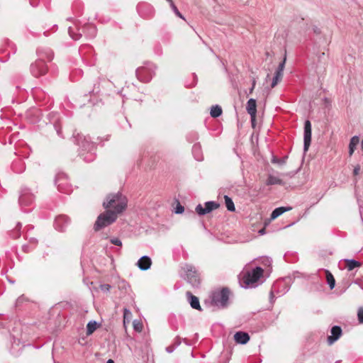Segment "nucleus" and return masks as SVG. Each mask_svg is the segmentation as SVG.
I'll use <instances>...</instances> for the list:
<instances>
[{
    "label": "nucleus",
    "mask_w": 363,
    "mask_h": 363,
    "mask_svg": "<svg viewBox=\"0 0 363 363\" xmlns=\"http://www.w3.org/2000/svg\"><path fill=\"white\" fill-rule=\"evenodd\" d=\"M30 229H32V227H29V228H28V230H30Z\"/></svg>",
    "instance_id": "obj_59"
},
{
    "label": "nucleus",
    "mask_w": 363,
    "mask_h": 363,
    "mask_svg": "<svg viewBox=\"0 0 363 363\" xmlns=\"http://www.w3.org/2000/svg\"><path fill=\"white\" fill-rule=\"evenodd\" d=\"M156 66L151 62H146L135 70L137 78L142 82L147 83L150 82L155 74Z\"/></svg>",
    "instance_id": "obj_8"
},
{
    "label": "nucleus",
    "mask_w": 363,
    "mask_h": 363,
    "mask_svg": "<svg viewBox=\"0 0 363 363\" xmlns=\"http://www.w3.org/2000/svg\"><path fill=\"white\" fill-rule=\"evenodd\" d=\"M38 240L35 238H29V243L33 245V248L38 244Z\"/></svg>",
    "instance_id": "obj_48"
},
{
    "label": "nucleus",
    "mask_w": 363,
    "mask_h": 363,
    "mask_svg": "<svg viewBox=\"0 0 363 363\" xmlns=\"http://www.w3.org/2000/svg\"><path fill=\"white\" fill-rule=\"evenodd\" d=\"M138 13L143 18H149L153 16L154 11L152 7L147 4H140L137 6Z\"/></svg>",
    "instance_id": "obj_14"
},
{
    "label": "nucleus",
    "mask_w": 363,
    "mask_h": 363,
    "mask_svg": "<svg viewBox=\"0 0 363 363\" xmlns=\"http://www.w3.org/2000/svg\"><path fill=\"white\" fill-rule=\"evenodd\" d=\"M106 363H114V361H113V359H109L106 362Z\"/></svg>",
    "instance_id": "obj_53"
},
{
    "label": "nucleus",
    "mask_w": 363,
    "mask_h": 363,
    "mask_svg": "<svg viewBox=\"0 0 363 363\" xmlns=\"http://www.w3.org/2000/svg\"><path fill=\"white\" fill-rule=\"evenodd\" d=\"M183 272L182 277L186 280L193 287L197 288L200 286V274L196 268L191 264H184L182 267Z\"/></svg>",
    "instance_id": "obj_6"
},
{
    "label": "nucleus",
    "mask_w": 363,
    "mask_h": 363,
    "mask_svg": "<svg viewBox=\"0 0 363 363\" xmlns=\"http://www.w3.org/2000/svg\"><path fill=\"white\" fill-rule=\"evenodd\" d=\"M286 60V57L285 55L282 62L279 63V65L275 72V74H274L275 75L279 76L281 77H283V72H284V69L285 67Z\"/></svg>",
    "instance_id": "obj_34"
},
{
    "label": "nucleus",
    "mask_w": 363,
    "mask_h": 363,
    "mask_svg": "<svg viewBox=\"0 0 363 363\" xmlns=\"http://www.w3.org/2000/svg\"><path fill=\"white\" fill-rule=\"evenodd\" d=\"M68 33L69 36L74 40H79L82 35H84L86 38L92 39L96 35L97 29L95 25L86 23L82 28L69 26L68 28Z\"/></svg>",
    "instance_id": "obj_4"
},
{
    "label": "nucleus",
    "mask_w": 363,
    "mask_h": 363,
    "mask_svg": "<svg viewBox=\"0 0 363 363\" xmlns=\"http://www.w3.org/2000/svg\"><path fill=\"white\" fill-rule=\"evenodd\" d=\"M55 183L59 191L67 194L72 191L71 186L68 183L67 175L65 173H58L56 175Z\"/></svg>",
    "instance_id": "obj_10"
},
{
    "label": "nucleus",
    "mask_w": 363,
    "mask_h": 363,
    "mask_svg": "<svg viewBox=\"0 0 363 363\" xmlns=\"http://www.w3.org/2000/svg\"><path fill=\"white\" fill-rule=\"evenodd\" d=\"M342 328L338 325H335L331 328V335L328 337V342L329 345L333 344L337 341L342 335Z\"/></svg>",
    "instance_id": "obj_17"
},
{
    "label": "nucleus",
    "mask_w": 363,
    "mask_h": 363,
    "mask_svg": "<svg viewBox=\"0 0 363 363\" xmlns=\"http://www.w3.org/2000/svg\"><path fill=\"white\" fill-rule=\"evenodd\" d=\"M291 209H292V208L291 206H287V207L281 206V207L276 208L271 213V216H270L271 219L274 220V219L278 218L279 216H280L281 215H282L284 213L289 211Z\"/></svg>",
    "instance_id": "obj_23"
},
{
    "label": "nucleus",
    "mask_w": 363,
    "mask_h": 363,
    "mask_svg": "<svg viewBox=\"0 0 363 363\" xmlns=\"http://www.w3.org/2000/svg\"><path fill=\"white\" fill-rule=\"evenodd\" d=\"M359 143V138L357 135L352 137L349 143V155L352 156Z\"/></svg>",
    "instance_id": "obj_24"
},
{
    "label": "nucleus",
    "mask_w": 363,
    "mask_h": 363,
    "mask_svg": "<svg viewBox=\"0 0 363 363\" xmlns=\"http://www.w3.org/2000/svg\"><path fill=\"white\" fill-rule=\"evenodd\" d=\"M12 169L16 173H21L24 171V164L21 161L18 160L12 164Z\"/></svg>",
    "instance_id": "obj_27"
},
{
    "label": "nucleus",
    "mask_w": 363,
    "mask_h": 363,
    "mask_svg": "<svg viewBox=\"0 0 363 363\" xmlns=\"http://www.w3.org/2000/svg\"><path fill=\"white\" fill-rule=\"evenodd\" d=\"M99 287L101 290L105 293L109 292L111 288V285L108 284H101Z\"/></svg>",
    "instance_id": "obj_41"
},
{
    "label": "nucleus",
    "mask_w": 363,
    "mask_h": 363,
    "mask_svg": "<svg viewBox=\"0 0 363 363\" xmlns=\"http://www.w3.org/2000/svg\"><path fill=\"white\" fill-rule=\"evenodd\" d=\"M55 130H56V132H57V134L58 135V136L62 138V131H61V128L58 126V125L55 124L54 125Z\"/></svg>",
    "instance_id": "obj_50"
},
{
    "label": "nucleus",
    "mask_w": 363,
    "mask_h": 363,
    "mask_svg": "<svg viewBox=\"0 0 363 363\" xmlns=\"http://www.w3.org/2000/svg\"><path fill=\"white\" fill-rule=\"evenodd\" d=\"M169 3V5L171 4V2H173L172 0H167Z\"/></svg>",
    "instance_id": "obj_58"
},
{
    "label": "nucleus",
    "mask_w": 363,
    "mask_h": 363,
    "mask_svg": "<svg viewBox=\"0 0 363 363\" xmlns=\"http://www.w3.org/2000/svg\"><path fill=\"white\" fill-rule=\"evenodd\" d=\"M118 288L120 290H124L125 291H127L128 289L130 288V285L127 281H125L123 279L119 280L118 282Z\"/></svg>",
    "instance_id": "obj_36"
},
{
    "label": "nucleus",
    "mask_w": 363,
    "mask_h": 363,
    "mask_svg": "<svg viewBox=\"0 0 363 363\" xmlns=\"http://www.w3.org/2000/svg\"><path fill=\"white\" fill-rule=\"evenodd\" d=\"M287 158V156H285L282 158H277V157L273 156L272 159V162L274 164H279L281 165L286 163Z\"/></svg>",
    "instance_id": "obj_38"
},
{
    "label": "nucleus",
    "mask_w": 363,
    "mask_h": 363,
    "mask_svg": "<svg viewBox=\"0 0 363 363\" xmlns=\"http://www.w3.org/2000/svg\"><path fill=\"white\" fill-rule=\"evenodd\" d=\"M186 295L191 307L194 309L201 311L202 308L200 306L199 298L196 296L193 295L190 291H187Z\"/></svg>",
    "instance_id": "obj_19"
},
{
    "label": "nucleus",
    "mask_w": 363,
    "mask_h": 363,
    "mask_svg": "<svg viewBox=\"0 0 363 363\" xmlns=\"http://www.w3.org/2000/svg\"><path fill=\"white\" fill-rule=\"evenodd\" d=\"M21 223L18 222L16 226V228L11 232L10 235L13 239H17L21 236Z\"/></svg>",
    "instance_id": "obj_32"
},
{
    "label": "nucleus",
    "mask_w": 363,
    "mask_h": 363,
    "mask_svg": "<svg viewBox=\"0 0 363 363\" xmlns=\"http://www.w3.org/2000/svg\"><path fill=\"white\" fill-rule=\"evenodd\" d=\"M195 211L197 213V214L199 216H204V215L207 214L205 207H203V206L201 204H198L196 206Z\"/></svg>",
    "instance_id": "obj_39"
},
{
    "label": "nucleus",
    "mask_w": 363,
    "mask_h": 363,
    "mask_svg": "<svg viewBox=\"0 0 363 363\" xmlns=\"http://www.w3.org/2000/svg\"><path fill=\"white\" fill-rule=\"evenodd\" d=\"M181 342H182L181 338L179 336H177L174 338L172 345L174 346H175V347L177 348L179 345H180Z\"/></svg>",
    "instance_id": "obj_47"
},
{
    "label": "nucleus",
    "mask_w": 363,
    "mask_h": 363,
    "mask_svg": "<svg viewBox=\"0 0 363 363\" xmlns=\"http://www.w3.org/2000/svg\"><path fill=\"white\" fill-rule=\"evenodd\" d=\"M131 315V312L129 309L125 308L123 310V317H124V323L125 322V319Z\"/></svg>",
    "instance_id": "obj_46"
},
{
    "label": "nucleus",
    "mask_w": 363,
    "mask_h": 363,
    "mask_svg": "<svg viewBox=\"0 0 363 363\" xmlns=\"http://www.w3.org/2000/svg\"><path fill=\"white\" fill-rule=\"evenodd\" d=\"M152 264V260L148 256H143L139 259V260L137 262L138 267L143 270L145 271L150 268Z\"/></svg>",
    "instance_id": "obj_18"
},
{
    "label": "nucleus",
    "mask_w": 363,
    "mask_h": 363,
    "mask_svg": "<svg viewBox=\"0 0 363 363\" xmlns=\"http://www.w3.org/2000/svg\"><path fill=\"white\" fill-rule=\"evenodd\" d=\"M360 171V166L357 164L356 167H354L353 169V174L354 175H358Z\"/></svg>",
    "instance_id": "obj_51"
},
{
    "label": "nucleus",
    "mask_w": 363,
    "mask_h": 363,
    "mask_svg": "<svg viewBox=\"0 0 363 363\" xmlns=\"http://www.w3.org/2000/svg\"><path fill=\"white\" fill-rule=\"evenodd\" d=\"M99 326L96 320H90L86 325V335H91Z\"/></svg>",
    "instance_id": "obj_26"
},
{
    "label": "nucleus",
    "mask_w": 363,
    "mask_h": 363,
    "mask_svg": "<svg viewBox=\"0 0 363 363\" xmlns=\"http://www.w3.org/2000/svg\"><path fill=\"white\" fill-rule=\"evenodd\" d=\"M204 206L207 213L219 207V204L216 201H207L204 203Z\"/></svg>",
    "instance_id": "obj_28"
},
{
    "label": "nucleus",
    "mask_w": 363,
    "mask_h": 363,
    "mask_svg": "<svg viewBox=\"0 0 363 363\" xmlns=\"http://www.w3.org/2000/svg\"><path fill=\"white\" fill-rule=\"evenodd\" d=\"M127 203L126 197L118 192L108 196L106 200L104 201L103 206L107 210H112L118 216V214L122 213L125 209Z\"/></svg>",
    "instance_id": "obj_2"
},
{
    "label": "nucleus",
    "mask_w": 363,
    "mask_h": 363,
    "mask_svg": "<svg viewBox=\"0 0 363 363\" xmlns=\"http://www.w3.org/2000/svg\"><path fill=\"white\" fill-rule=\"evenodd\" d=\"M76 142L79 147V156L86 162H93L96 159L95 143L91 142L89 136L77 133L74 135Z\"/></svg>",
    "instance_id": "obj_1"
},
{
    "label": "nucleus",
    "mask_w": 363,
    "mask_h": 363,
    "mask_svg": "<svg viewBox=\"0 0 363 363\" xmlns=\"http://www.w3.org/2000/svg\"><path fill=\"white\" fill-rule=\"evenodd\" d=\"M324 55H325V53H324V52H323V53L319 56V57H320V58H321V57H323Z\"/></svg>",
    "instance_id": "obj_56"
},
{
    "label": "nucleus",
    "mask_w": 363,
    "mask_h": 363,
    "mask_svg": "<svg viewBox=\"0 0 363 363\" xmlns=\"http://www.w3.org/2000/svg\"><path fill=\"white\" fill-rule=\"evenodd\" d=\"M263 272L264 270L260 267H256L250 271L242 272L239 277L240 286L245 289L256 287Z\"/></svg>",
    "instance_id": "obj_3"
},
{
    "label": "nucleus",
    "mask_w": 363,
    "mask_h": 363,
    "mask_svg": "<svg viewBox=\"0 0 363 363\" xmlns=\"http://www.w3.org/2000/svg\"><path fill=\"white\" fill-rule=\"evenodd\" d=\"M30 229H32V227H29V228H28V230H30Z\"/></svg>",
    "instance_id": "obj_60"
},
{
    "label": "nucleus",
    "mask_w": 363,
    "mask_h": 363,
    "mask_svg": "<svg viewBox=\"0 0 363 363\" xmlns=\"http://www.w3.org/2000/svg\"><path fill=\"white\" fill-rule=\"evenodd\" d=\"M184 211V208L183 206H182L180 204V203L178 202L176 208H175V210H174V212L175 213L177 214H180V213H182Z\"/></svg>",
    "instance_id": "obj_43"
},
{
    "label": "nucleus",
    "mask_w": 363,
    "mask_h": 363,
    "mask_svg": "<svg viewBox=\"0 0 363 363\" xmlns=\"http://www.w3.org/2000/svg\"><path fill=\"white\" fill-rule=\"evenodd\" d=\"M264 229H262V230H260L259 231V233L260 234H263V233H264Z\"/></svg>",
    "instance_id": "obj_55"
},
{
    "label": "nucleus",
    "mask_w": 363,
    "mask_h": 363,
    "mask_svg": "<svg viewBox=\"0 0 363 363\" xmlns=\"http://www.w3.org/2000/svg\"><path fill=\"white\" fill-rule=\"evenodd\" d=\"M225 199V203L227 209L229 211L233 212L235 211L234 203L231 198H230L228 196L225 195L224 196Z\"/></svg>",
    "instance_id": "obj_30"
},
{
    "label": "nucleus",
    "mask_w": 363,
    "mask_h": 363,
    "mask_svg": "<svg viewBox=\"0 0 363 363\" xmlns=\"http://www.w3.org/2000/svg\"><path fill=\"white\" fill-rule=\"evenodd\" d=\"M37 54L39 59H42L45 61L46 59L48 61H51L54 57V53L52 50L49 48H40L37 50Z\"/></svg>",
    "instance_id": "obj_15"
},
{
    "label": "nucleus",
    "mask_w": 363,
    "mask_h": 363,
    "mask_svg": "<svg viewBox=\"0 0 363 363\" xmlns=\"http://www.w3.org/2000/svg\"><path fill=\"white\" fill-rule=\"evenodd\" d=\"M266 184L267 186L274 184L284 185V182H283L282 179H279V177L270 174L268 176V178L266 181Z\"/></svg>",
    "instance_id": "obj_25"
},
{
    "label": "nucleus",
    "mask_w": 363,
    "mask_h": 363,
    "mask_svg": "<svg viewBox=\"0 0 363 363\" xmlns=\"http://www.w3.org/2000/svg\"><path fill=\"white\" fill-rule=\"evenodd\" d=\"M281 78L282 77L274 74V77H273L272 82L271 84L272 87H274L278 84V82L281 79Z\"/></svg>",
    "instance_id": "obj_45"
},
{
    "label": "nucleus",
    "mask_w": 363,
    "mask_h": 363,
    "mask_svg": "<svg viewBox=\"0 0 363 363\" xmlns=\"http://www.w3.org/2000/svg\"><path fill=\"white\" fill-rule=\"evenodd\" d=\"M345 262L347 263V268L350 271L354 269L355 267H360L361 265L359 262L356 261L355 259H346Z\"/></svg>",
    "instance_id": "obj_33"
},
{
    "label": "nucleus",
    "mask_w": 363,
    "mask_h": 363,
    "mask_svg": "<svg viewBox=\"0 0 363 363\" xmlns=\"http://www.w3.org/2000/svg\"><path fill=\"white\" fill-rule=\"evenodd\" d=\"M192 154L197 161H202L203 159L201 145L200 143H195L192 147Z\"/></svg>",
    "instance_id": "obj_22"
},
{
    "label": "nucleus",
    "mask_w": 363,
    "mask_h": 363,
    "mask_svg": "<svg viewBox=\"0 0 363 363\" xmlns=\"http://www.w3.org/2000/svg\"><path fill=\"white\" fill-rule=\"evenodd\" d=\"M48 66L42 59L37 60L30 66L31 74L36 78L45 75L48 72Z\"/></svg>",
    "instance_id": "obj_9"
},
{
    "label": "nucleus",
    "mask_w": 363,
    "mask_h": 363,
    "mask_svg": "<svg viewBox=\"0 0 363 363\" xmlns=\"http://www.w3.org/2000/svg\"><path fill=\"white\" fill-rule=\"evenodd\" d=\"M116 213L112 210H106L105 212L101 213L94 223V229L95 231H99L114 223L117 219Z\"/></svg>",
    "instance_id": "obj_7"
},
{
    "label": "nucleus",
    "mask_w": 363,
    "mask_h": 363,
    "mask_svg": "<svg viewBox=\"0 0 363 363\" xmlns=\"http://www.w3.org/2000/svg\"><path fill=\"white\" fill-rule=\"evenodd\" d=\"M170 7L172 9V10L173 11V12L174 13V14L183 19V20H186L185 18L184 17V16L181 13V12L178 10L177 7L175 6V4H174V2H171V4H170Z\"/></svg>",
    "instance_id": "obj_37"
},
{
    "label": "nucleus",
    "mask_w": 363,
    "mask_h": 363,
    "mask_svg": "<svg viewBox=\"0 0 363 363\" xmlns=\"http://www.w3.org/2000/svg\"><path fill=\"white\" fill-rule=\"evenodd\" d=\"M255 82H253V83H252V89H251L250 92H252V90H253V89L255 88Z\"/></svg>",
    "instance_id": "obj_54"
},
{
    "label": "nucleus",
    "mask_w": 363,
    "mask_h": 363,
    "mask_svg": "<svg viewBox=\"0 0 363 363\" xmlns=\"http://www.w3.org/2000/svg\"><path fill=\"white\" fill-rule=\"evenodd\" d=\"M69 223L70 219L67 216L60 215L55 219L54 227L57 230L64 232Z\"/></svg>",
    "instance_id": "obj_13"
},
{
    "label": "nucleus",
    "mask_w": 363,
    "mask_h": 363,
    "mask_svg": "<svg viewBox=\"0 0 363 363\" xmlns=\"http://www.w3.org/2000/svg\"><path fill=\"white\" fill-rule=\"evenodd\" d=\"M176 349L175 346H174L172 344L168 347H166V351L168 352V353H172L174 351V350Z\"/></svg>",
    "instance_id": "obj_49"
},
{
    "label": "nucleus",
    "mask_w": 363,
    "mask_h": 363,
    "mask_svg": "<svg viewBox=\"0 0 363 363\" xmlns=\"http://www.w3.org/2000/svg\"><path fill=\"white\" fill-rule=\"evenodd\" d=\"M35 200L34 194L28 188H23L19 196V204L21 207L30 206Z\"/></svg>",
    "instance_id": "obj_11"
},
{
    "label": "nucleus",
    "mask_w": 363,
    "mask_h": 363,
    "mask_svg": "<svg viewBox=\"0 0 363 363\" xmlns=\"http://www.w3.org/2000/svg\"><path fill=\"white\" fill-rule=\"evenodd\" d=\"M283 287V290L281 291L282 294L286 293L289 290V286L286 285V282L285 280H281L277 281L275 284L273 285L272 289L270 292V301L272 302L274 298V291H275L276 287Z\"/></svg>",
    "instance_id": "obj_21"
},
{
    "label": "nucleus",
    "mask_w": 363,
    "mask_h": 363,
    "mask_svg": "<svg viewBox=\"0 0 363 363\" xmlns=\"http://www.w3.org/2000/svg\"><path fill=\"white\" fill-rule=\"evenodd\" d=\"M314 32H315V33H319V30H318V29H317V28H315V29H314Z\"/></svg>",
    "instance_id": "obj_57"
},
{
    "label": "nucleus",
    "mask_w": 363,
    "mask_h": 363,
    "mask_svg": "<svg viewBox=\"0 0 363 363\" xmlns=\"http://www.w3.org/2000/svg\"><path fill=\"white\" fill-rule=\"evenodd\" d=\"M327 283L329 285L330 289H334L335 286V280L333 274L328 271L325 270Z\"/></svg>",
    "instance_id": "obj_31"
},
{
    "label": "nucleus",
    "mask_w": 363,
    "mask_h": 363,
    "mask_svg": "<svg viewBox=\"0 0 363 363\" xmlns=\"http://www.w3.org/2000/svg\"><path fill=\"white\" fill-rule=\"evenodd\" d=\"M133 328L134 329L138 331V332H140L143 329V325L139 321H137V320H134L133 322Z\"/></svg>",
    "instance_id": "obj_40"
},
{
    "label": "nucleus",
    "mask_w": 363,
    "mask_h": 363,
    "mask_svg": "<svg viewBox=\"0 0 363 363\" xmlns=\"http://www.w3.org/2000/svg\"><path fill=\"white\" fill-rule=\"evenodd\" d=\"M32 249L33 247L30 249L28 245H23L22 246V250L25 252H29Z\"/></svg>",
    "instance_id": "obj_52"
},
{
    "label": "nucleus",
    "mask_w": 363,
    "mask_h": 363,
    "mask_svg": "<svg viewBox=\"0 0 363 363\" xmlns=\"http://www.w3.org/2000/svg\"><path fill=\"white\" fill-rule=\"evenodd\" d=\"M235 341L241 345H245L250 340V335L246 332L239 331L234 335Z\"/></svg>",
    "instance_id": "obj_20"
},
{
    "label": "nucleus",
    "mask_w": 363,
    "mask_h": 363,
    "mask_svg": "<svg viewBox=\"0 0 363 363\" xmlns=\"http://www.w3.org/2000/svg\"><path fill=\"white\" fill-rule=\"evenodd\" d=\"M199 133L196 131H191L186 135V140L189 143H194L199 139Z\"/></svg>",
    "instance_id": "obj_35"
},
{
    "label": "nucleus",
    "mask_w": 363,
    "mask_h": 363,
    "mask_svg": "<svg viewBox=\"0 0 363 363\" xmlns=\"http://www.w3.org/2000/svg\"><path fill=\"white\" fill-rule=\"evenodd\" d=\"M210 114L213 118L219 117L222 114L221 107L218 105L213 106L211 108Z\"/></svg>",
    "instance_id": "obj_29"
},
{
    "label": "nucleus",
    "mask_w": 363,
    "mask_h": 363,
    "mask_svg": "<svg viewBox=\"0 0 363 363\" xmlns=\"http://www.w3.org/2000/svg\"><path fill=\"white\" fill-rule=\"evenodd\" d=\"M110 242L111 243H112L113 245H115L116 246H121L122 245V242L121 240L118 238H112L110 239Z\"/></svg>",
    "instance_id": "obj_42"
},
{
    "label": "nucleus",
    "mask_w": 363,
    "mask_h": 363,
    "mask_svg": "<svg viewBox=\"0 0 363 363\" xmlns=\"http://www.w3.org/2000/svg\"><path fill=\"white\" fill-rule=\"evenodd\" d=\"M230 294V290L225 287L213 291L210 296L211 304L219 308H226L229 303Z\"/></svg>",
    "instance_id": "obj_5"
},
{
    "label": "nucleus",
    "mask_w": 363,
    "mask_h": 363,
    "mask_svg": "<svg viewBox=\"0 0 363 363\" xmlns=\"http://www.w3.org/2000/svg\"><path fill=\"white\" fill-rule=\"evenodd\" d=\"M311 143V123L308 120L304 123L303 133V151L306 152L308 150Z\"/></svg>",
    "instance_id": "obj_12"
},
{
    "label": "nucleus",
    "mask_w": 363,
    "mask_h": 363,
    "mask_svg": "<svg viewBox=\"0 0 363 363\" xmlns=\"http://www.w3.org/2000/svg\"><path fill=\"white\" fill-rule=\"evenodd\" d=\"M246 109L247 113L251 117L252 123H253L255 121L256 113H257V102L254 99H250L247 101Z\"/></svg>",
    "instance_id": "obj_16"
},
{
    "label": "nucleus",
    "mask_w": 363,
    "mask_h": 363,
    "mask_svg": "<svg viewBox=\"0 0 363 363\" xmlns=\"http://www.w3.org/2000/svg\"><path fill=\"white\" fill-rule=\"evenodd\" d=\"M358 320L360 323H363V308H359L357 311Z\"/></svg>",
    "instance_id": "obj_44"
}]
</instances>
